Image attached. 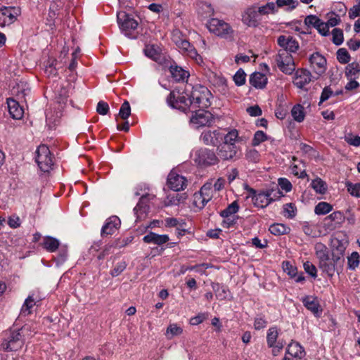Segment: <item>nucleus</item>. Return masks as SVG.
I'll return each instance as SVG.
<instances>
[{
  "label": "nucleus",
  "instance_id": "38",
  "mask_svg": "<svg viewBox=\"0 0 360 360\" xmlns=\"http://www.w3.org/2000/svg\"><path fill=\"white\" fill-rule=\"evenodd\" d=\"M209 202L214 196V189L212 182L205 183L199 191Z\"/></svg>",
  "mask_w": 360,
  "mask_h": 360
},
{
  "label": "nucleus",
  "instance_id": "53",
  "mask_svg": "<svg viewBox=\"0 0 360 360\" xmlns=\"http://www.w3.org/2000/svg\"><path fill=\"white\" fill-rule=\"evenodd\" d=\"M131 113V108L128 101H124L120 109L119 115L123 119L126 120L129 117Z\"/></svg>",
  "mask_w": 360,
  "mask_h": 360
},
{
  "label": "nucleus",
  "instance_id": "63",
  "mask_svg": "<svg viewBox=\"0 0 360 360\" xmlns=\"http://www.w3.org/2000/svg\"><path fill=\"white\" fill-rule=\"evenodd\" d=\"M68 257V250L65 247L60 248L59 250L58 255L56 257L57 265L62 264Z\"/></svg>",
  "mask_w": 360,
  "mask_h": 360
},
{
  "label": "nucleus",
  "instance_id": "51",
  "mask_svg": "<svg viewBox=\"0 0 360 360\" xmlns=\"http://www.w3.org/2000/svg\"><path fill=\"white\" fill-rule=\"evenodd\" d=\"M346 187L347 188V191L352 196L357 197V198L360 197V183L352 184L350 182H347Z\"/></svg>",
  "mask_w": 360,
  "mask_h": 360
},
{
  "label": "nucleus",
  "instance_id": "27",
  "mask_svg": "<svg viewBox=\"0 0 360 360\" xmlns=\"http://www.w3.org/2000/svg\"><path fill=\"white\" fill-rule=\"evenodd\" d=\"M197 12L202 18H207L214 15V11L210 4L199 1L197 3Z\"/></svg>",
  "mask_w": 360,
  "mask_h": 360
},
{
  "label": "nucleus",
  "instance_id": "5",
  "mask_svg": "<svg viewBox=\"0 0 360 360\" xmlns=\"http://www.w3.org/2000/svg\"><path fill=\"white\" fill-rule=\"evenodd\" d=\"M117 18L122 32L128 37L135 38L136 37L133 34V32L139 25L138 22L124 11L118 12Z\"/></svg>",
  "mask_w": 360,
  "mask_h": 360
},
{
  "label": "nucleus",
  "instance_id": "13",
  "mask_svg": "<svg viewBox=\"0 0 360 360\" xmlns=\"http://www.w3.org/2000/svg\"><path fill=\"white\" fill-rule=\"evenodd\" d=\"M155 195L147 193L141 197L136 206L134 207V214L136 216V221L145 219L150 208V202L154 200Z\"/></svg>",
  "mask_w": 360,
  "mask_h": 360
},
{
  "label": "nucleus",
  "instance_id": "9",
  "mask_svg": "<svg viewBox=\"0 0 360 360\" xmlns=\"http://www.w3.org/2000/svg\"><path fill=\"white\" fill-rule=\"evenodd\" d=\"M210 32L222 38H229L233 35V30L229 24L218 18L210 19L207 25Z\"/></svg>",
  "mask_w": 360,
  "mask_h": 360
},
{
  "label": "nucleus",
  "instance_id": "60",
  "mask_svg": "<svg viewBox=\"0 0 360 360\" xmlns=\"http://www.w3.org/2000/svg\"><path fill=\"white\" fill-rule=\"evenodd\" d=\"M56 60L49 61V65L45 68V72L48 77H56L58 74L57 70L55 67Z\"/></svg>",
  "mask_w": 360,
  "mask_h": 360
},
{
  "label": "nucleus",
  "instance_id": "57",
  "mask_svg": "<svg viewBox=\"0 0 360 360\" xmlns=\"http://www.w3.org/2000/svg\"><path fill=\"white\" fill-rule=\"evenodd\" d=\"M345 141L349 145L354 146H360V136L358 135H353L351 133H349L345 136Z\"/></svg>",
  "mask_w": 360,
  "mask_h": 360
},
{
  "label": "nucleus",
  "instance_id": "37",
  "mask_svg": "<svg viewBox=\"0 0 360 360\" xmlns=\"http://www.w3.org/2000/svg\"><path fill=\"white\" fill-rule=\"evenodd\" d=\"M311 186L316 193L320 194H324L328 188L326 183L319 177L311 181Z\"/></svg>",
  "mask_w": 360,
  "mask_h": 360
},
{
  "label": "nucleus",
  "instance_id": "54",
  "mask_svg": "<svg viewBox=\"0 0 360 360\" xmlns=\"http://www.w3.org/2000/svg\"><path fill=\"white\" fill-rule=\"evenodd\" d=\"M276 5L273 2L267 3L266 5L260 6L257 12L261 15H267L275 11Z\"/></svg>",
  "mask_w": 360,
  "mask_h": 360
},
{
  "label": "nucleus",
  "instance_id": "19",
  "mask_svg": "<svg viewBox=\"0 0 360 360\" xmlns=\"http://www.w3.org/2000/svg\"><path fill=\"white\" fill-rule=\"evenodd\" d=\"M278 44L289 53H295L299 49L297 41L290 36L281 35L278 38Z\"/></svg>",
  "mask_w": 360,
  "mask_h": 360
},
{
  "label": "nucleus",
  "instance_id": "6",
  "mask_svg": "<svg viewBox=\"0 0 360 360\" xmlns=\"http://www.w3.org/2000/svg\"><path fill=\"white\" fill-rule=\"evenodd\" d=\"M36 162L44 172H49L53 166V157L48 146L40 145L36 151Z\"/></svg>",
  "mask_w": 360,
  "mask_h": 360
},
{
  "label": "nucleus",
  "instance_id": "32",
  "mask_svg": "<svg viewBox=\"0 0 360 360\" xmlns=\"http://www.w3.org/2000/svg\"><path fill=\"white\" fill-rule=\"evenodd\" d=\"M59 240L55 238L46 236L43 239L42 246L48 252H55L59 248Z\"/></svg>",
  "mask_w": 360,
  "mask_h": 360
},
{
  "label": "nucleus",
  "instance_id": "46",
  "mask_svg": "<svg viewBox=\"0 0 360 360\" xmlns=\"http://www.w3.org/2000/svg\"><path fill=\"white\" fill-rule=\"evenodd\" d=\"M278 7H286V10L292 11L298 5V2L295 0H276Z\"/></svg>",
  "mask_w": 360,
  "mask_h": 360
},
{
  "label": "nucleus",
  "instance_id": "62",
  "mask_svg": "<svg viewBox=\"0 0 360 360\" xmlns=\"http://www.w3.org/2000/svg\"><path fill=\"white\" fill-rule=\"evenodd\" d=\"M266 134L262 131H257L255 132L254 135V138L252 139V145L253 146H258L261 143L264 142L266 140Z\"/></svg>",
  "mask_w": 360,
  "mask_h": 360
},
{
  "label": "nucleus",
  "instance_id": "50",
  "mask_svg": "<svg viewBox=\"0 0 360 360\" xmlns=\"http://www.w3.org/2000/svg\"><path fill=\"white\" fill-rule=\"evenodd\" d=\"M337 58L342 64H347L350 60V56L345 49H340L337 51Z\"/></svg>",
  "mask_w": 360,
  "mask_h": 360
},
{
  "label": "nucleus",
  "instance_id": "47",
  "mask_svg": "<svg viewBox=\"0 0 360 360\" xmlns=\"http://www.w3.org/2000/svg\"><path fill=\"white\" fill-rule=\"evenodd\" d=\"M245 158L249 161L254 163L258 162L260 160V155L259 152L255 148H249L246 150Z\"/></svg>",
  "mask_w": 360,
  "mask_h": 360
},
{
  "label": "nucleus",
  "instance_id": "34",
  "mask_svg": "<svg viewBox=\"0 0 360 360\" xmlns=\"http://www.w3.org/2000/svg\"><path fill=\"white\" fill-rule=\"evenodd\" d=\"M36 304L33 295H30L25 300L20 310V316H27L32 313V309Z\"/></svg>",
  "mask_w": 360,
  "mask_h": 360
},
{
  "label": "nucleus",
  "instance_id": "24",
  "mask_svg": "<svg viewBox=\"0 0 360 360\" xmlns=\"http://www.w3.org/2000/svg\"><path fill=\"white\" fill-rule=\"evenodd\" d=\"M7 104L10 115L15 120H20L23 117V108L15 99L7 98Z\"/></svg>",
  "mask_w": 360,
  "mask_h": 360
},
{
  "label": "nucleus",
  "instance_id": "26",
  "mask_svg": "<svg viewBox=\"0 0 360 360\" xmlns=\"http://www.w3.org/2000/svg\"><path fill=\"white\" fill-rule=\"evenodd\" d=\"M169 72L172 77L177 82H184L188 79L189 73L181 67L172 64L169 67Z\"/></svg>",
  "mask_w": 360,
  "mask_h": 360
},
{
  "label": "nucleus",
  "instance_id": "16",
  "mask_svg": "<svg viewBox=\"0 0 360 360\" xmlns=\"http://www.w3.org/2000/svg\"><path fill=\"white\" fill-rule=\"evenodd\" d=\"M239 150L236 144L222 143L217 147V155L223 160H231L238 157Z\"/></svg>",
  "mask_w": 360,
  "mask_h": 360
},
{
  "label": "nucleus",
  "instance_id": "8",
  "mask_svg": "<svg viewBox=\"0 0 360 360\" xmlns=\"http://www.w3.org/2000/svg\"><path fill=\"white\" fill-rule=\"evenodd\" d=\"M283 196L284 195L279 190H268L255 194L252 197V200L255 206L263 208Z\"/></svg>",
  "mask_w": 360,
  "mask_h": 360
},
{
  "label": "nucleus",
  "instance_id": "33",
  "mask_svg": "<svg viewBox=\"0 0 360 360\" xmlns=\"http://www.w3.org/2000/svg\"><path fill=\"white\" fill-rule=\"evenodd\" d=\"M360 75V65L357 62L349 63L345 68V76L347 78L357 79Z\"/></svg>",
  "mask_w": 360,
  "mask_h": 360
},
{
  "label": "nucleus",
  "instance_id": "20",
  "mask_svg": "<svg viewBox=\"0 0 360 360\" xmlns=\"http://www.w3.org/2000/svg\"><path fill=\"white\" fill-rule=\"evenodd\" d=\"M167 184L171 189L175 191H179L186 188V179L183 176L176 172H171L168 175Z\"/></svg>",
  "mask_w": 360,
  "mask_h": 360
},
{
  "label": "nucleus",
  "instance_id": "7",
  "mask_svg": "<svg viewBox=\"0 0 360 360\" xmlns=\"http://www.w3.org/2000/svg\"><path fill=\"white\" fill-rule=\"evenodd\" d=\"M192 157L194 162L202 167L214 165L219 162V158L214 152L207 148L195 150Z\"/></svg>",
  "mask_w": 360,
  "mask_h": 360
},
{
  "label": "nucleus",
  "instance_id": "36",
  "mask_svg": "<svg viewBox=\"0 0 360 360\" xmlns=\"http://www.w3.org/2000/svg\"><path fill=\"white\" fill-rule=\"evenodd\" d=\"M133 237H126L123 238H117L112 243H109L105 245V250L112 248H122L129 245L133 240Z\"/></svg>",
  "mask_w": 360,
  "mask_h": 360
},
{
  "label": "nucleus",
  "instance_id": "44",
  "mask_svg": "<svg viewBox=\"0 0 360 360\" xmlns=\"http://www.w3.org/2000/svg\"><path fill=\"white\" fill-rule=\"evenodd\" d=\"M238 139V132L236 129L229 131L226 134H224L223 143L224 144H236Z\"/></svg>",
  "mask_w": 360,
  "mask_h": 360
},
{
  "label": "nucleus",
  "instance_id": "17",
  "mask_svg": "<svg viewBox=\"0 0 360 360\" xmlns=\"http://www.w3.org/2000/svg\"><path fill=\"white\" fill-rule=\"evenodd\" d=\"M309 63L312 70L319 75L326 70V59L319 53H314L309 57Z\"/></svg>",
  "mask_w": 360,
  "mask_h": 360
},
{
  "label": "nucleus",
  "instance_id": "1",
  "mask_svg": "<svg viewBox=\"0 0 360 360\" xmlns=\"http://www.w3.org/2000/svg\"><path fill=\"white\" fill-rule=\"evenodd\" d=\"M33 324H25L19 329H11L4 338L1 347L4 351H17L22 347L25 341L36 334Z\"/></svg>",
  "mask_w": 360,
  "mask_h": 360
},
{
  "label": "nucleus",
  "instance_id": "40",
  "mask_svg": "<svg viewBox=\"0 0 360 360\" xmlns=\"http://www.w3.org/2000/svg\"><path fill=\"white\" fill-rule=\"evenodd\" d=\"M238 204L236 201H234L232 203H231L226 209L222 210L220 213V215L222 217H236L235 214L238 212Z\"/></svg>",
  "mask_w": 360,
  "mask_h": 360
},
{
  "label": "nucleus",
  "instance_id": "39",
  "mask_svg": "<svg viewBox=\"0 0 360 360\" xmlns=\"http://www.w3.org/2000/svg\"><path fill=\"white\" fill-rule=\"evenodd\" d=\"M269 231L274 235H283L290 231V228L283 224H274L270 226Z\"/></svg>",
  "mask_w": 360,
  "mask_h": 360
},
{
  "label": "nucleus",
  "instance_id": "43",
  "mask_svg": "<svg viewBox=\"0 0 360 360\" xmlns=\"http://www.w3.org/2000/svg\"><path fill=\"white\" fill-rule=\"evenodd\" d=\"M183 333L181 327L179 326L176 323L170 324L166 330V336L168 339H172L174 336L179 335Z\"/></svg>",
  "mask_w": 360,
  "mask_h": 360
},
{
  "label": "nucleus",
  "instance_id": "25",
  "mask_svg": "<svg viewBox=\"0 0 360 360\" xmlns=\"http://www.w3.org/2000/svg\"><path fill=\"white\" fill-rule=\"evenodd\" d=\"M169 240V238L168 235H159L153 232H150L143 238L144 243L158 245H162L168 242Z\"/></svg>",
  "mask_w": 360,
  "mask_h": 360
},
{
  "label": "nucleus",
  "instance_id": "52",
  "mask_svg": "<svg viewBox=\"0 0 360 360\" xmlns=\"http://www.w3.org/2000/svg\"><path fill=\"white\" fill-rule=\"evenodd\" d=\"M296 214V207L292 203H287L283 206V215L289 219L293 218Z\"/></svg>",
  "mask_w": 360,
  "mask_h": 360
},
{
  "label": "nucleus",
  "instance_id": "42",
  "mask_svg": "<svg viewBox=\"0 0 360 360\" xmlns=\"http://www.w3.org/2000/svg\"><path fill=\"white\" fill-rule=\"evenodd\" d=\"M332 209L333 207L330 204L326 202H320L316 205L314 212L319 215L326 214L329 213Z\"/></svg>",
  "mask_w": 360,
  "mask_h": 360
},
{
  "label": "nucleus",
  "instance_id": "45",
  "mask_svg": "<svg viewBox=\"0 0 360 360\" xmlns=\"http://www.w3.org/2000/svg\"><path fill=\"white\" fill-rule=\"evenodd\" d=\"M176 46L181 50L182 53L187 56L190 53V51L195 48L190 44L186 39H181L179 41H175Z\"/></svg>",
  "mask_w": 360,
  "mask_h": 360
},
{
  "label": "nucleus",
  "instance_id": "3",
  "mask_svg": "<svg viewBox=\"0 0 360 360\" xmlns=\"http://www.w3.org/2000/svg\"><path fill=\"white\" fill-rule=\"evenodd\" d=\"M316 257L319 259V266L328 276H333L335 271V253L330 258L328 248L321 243H318L314 247Z\"/></svg>",
  "mask_w": 360,
  "mask_h": 360
},
{
  "label": "nucleus",
  "instance_id": "28",
  "mask_svg": "<svg viewBox=\"0 0 360 360\" xmlns=\"http://www.w3.org/2000/svg\"><path fill=\"white\" fill-rule=\"evenodd\" d=\"M250 83L257 89H263L267 83V77L263 73L254 72L250 76Z\"/></svg>",
  "mask_w": 360,
  "mask_h": 360
},
{
  "label": "nucleus",
  "instance_id": "48",
  "mask_svg": "<svg viewBox=\"0 0 360 360\" xmlns=\"http://www.w3.org/2000/svg\"><path fill=\"white\" fill-rule=\"evenodd\" d=\"M208 202L207 200L200 193H195L193 195V205L199 208H203Z\"/></svg>",
  "mask_w": 360,
  "mask_h": 360
},
{
  "label": "nucleus",
  "instance_id": "59",
  "mask_svg": "<svg viewBox=\"0 0 360 360\" xmlns=\"http://www.w3.org/2000/svg\"><path fill=\"white\" fill-rule=\"evenodd\" d=\"M127 267L125 262L122 261L116 264L114 268L110 271V275L113 277L119 276Z\"/></svg>",
  "mask_w": 360,
  "mask_h": 360
},
{
  "label": "nucleus",
  "instance_id": "49",
  "mask_svg": "<svg viewBox=\"0 0 360 360\" xmlns=\"http://www.w3.org/2000/svg\"><path fill=\"white\" fill-rule=\"evenodd\" d=\"M343 40L344 37L342 30L338 28L333 29L332 31V41L335 45L339 46L342 44Z\"/></svg>",
  "mask_w": 360,
  "mask_h": 360
},
{
  "label": "nucleus",
  "instance_id": "2",
  "mask_svg": "<svg viewBox=\"0 0 360 360\" xmlns=\"http://www.w3.org/2000/svg\"><path fill=\"white\" fill-rule=\"evenodd\" d=\"M212 98V93L207 87L200 84L193 86L189 100L191 110L207 108L211 105Z\"/></svg>",
  "mask_w": 360,
  "mask_h": 360
},
{
  "label": "nucleus",
  "instance_id": "4",
  "mask_svg": "<svg viewBox=\"0 0 360 360\" xmlns=\"http://www.w3.org/2000/svg\"><path fill=\"white\" fill-rule=\"evenodd\" d=\"M190 94H181L179 91H173L170 92L167 98V102L169 106L178 109L184 112H193L191 110V105L189 103Z\"/></svg>",
  "mask_w": 360,
  "mask_h": 360
},
{
  "label": "nucleus",
  "instance_id": "31",
  "mask_svg": "<svg viewBox=\"0 0 360 360\" xmlns=\"http://www.w3.org/2000/svg\"><path fill=\"white\" fill-rule=\"evenodd\" d=\"M331 244L333 253H335V260L337 263L340 259L341 257L343 256L346 247L344 243L338 238L332 240Z\"/></svg>",
  "mask_w": 360,
  "mask_h": 360
},
{
  "label": "nucleus",
  "instance_id": "61",
  "mask_svg": "<svg viewBox=\"0 0 360 360\" xmlns=\"http://www.w3.org/2000/svg\"><path fill=\"white\" fill-rule=\"evenodd\" d=\"M278 184L279 187L286 193L290 192L292 188V184L286 178H279L278 179Z\"/></svg>",
  "mask_w": 360,
  "mask_h": 360
},
{
  "label": "nucleus",
  "instance_id": "41",
  "mask_svg": "<svg viewBox=\"0 0 360 360\" xmlns=\"http://www.w3.org/2000/svg\"><path fill=\"white\" fill-rule=\"evenodd\" d=\"M360 255L357 252H353L347 257V266L350 270H355L359 264Z\"/></svg>",
  "mask_w": 360,
  "mask_h": 360
},
{
  "label": "nucleus",
  "instance_id": "22",
  "mask_svg": "<svg viewBox=\"0 0 360 360\" xmlns=\"http://www.w3.org/2000/svg\"><path fill=\"white\" fill-rule=\"evenodd\" d=\"M311 80V72L306 69H298L295 72L293 84L300 89L304 88Z\"/></svg>",
  "mask_w": 360,
  "mask_h": 360
},
{
  "label": "nucleus",
  "instance_id": "15",
  "mask_svg": "<svg viewBox=\"0 0 360 360\" xmlns=\"http://www.w3.org/2000/svg\"><path fill=\"white\" fill-rule=\"evenodd\" d=\"M19 7H4L0 10V27H4L13 22L20 15Z\"/></svg>",
  "mask_w": 360,
  "mask_h": 360
},
{
  "label": "nucleus",
  "instance_id": "21",
  "mask_svg": "<svg viewBox=\"0 0 360 360\" xmlns=\"http://www.w3.org/2000/svg\"><path fill=\"white\" fill-rule=\"evenodd\" d=\"M121 221L117 216L108 218L101 229V236L113 234L120 227Z\"/></svg>",
  "mask_w": 360,
  "mask_h": 360
},
{
  "label": "nucleus",
  "instance_id": "29",
  "mask_svg": "<svg viewBox=\"0 0 360 360\" xmlns=\"http://www.w3.org/2000/svg\"><path fill=\"white\" fill-rule=\"evenodd\" d=\"M287 353L300 359L305 356L304 348L297 342H292L288 345Z\"/></svg>",
  "mask_w": 360,
  "mask_h": 360
},
{
  "label": "nucleus",
  "instance_id": "11",
  "mask_svg": "<svg viewBox=\"0 0 360 360\" xmlns=\"http://www.w3.org/2000/svg\"><path fill=\"white\" fill-rule=\"evenodd\" d=\"M205 108H198L194 110L193 114L191 117V124L194 128H199L201 127L210 125L213 120L212 115Z\"/></svg>",
  "mask_w": 360,
  "mask_h": 360
},
{
  "label": "nucleus",
  "instance_id": "14",
  "mask_svg": "<svg viewBox=\"0 0 360 360\" xmlns=\"http://www.w3.org/2000/svg\"><path fill=\"white\" fill-rule=\"evenodd\" d=\"M241 21L248 27H258L260 24L261 19L256 7L250 6L245 9L241 15Z\"/></svg>",
  "mask_w": 360,
  "mask_h": 360
},
{
  "label": "nucleus",
  "instance_id": "56",
  "mask_svg": "<svg viewBox=\"0 0 360 360\" xmlns=\"http://www.w3.org/2000/svg\"><path fill=\"white\" fill-rule=\"evenodd\" d=\"M245 78L246 74L241 69L238 70L233 77V81L237 86H241L244 84L245 82Z\"/></svg>",
  "mask_w": 360,
  "mask_h": 360
},
{
  "label": "nucleus",
  "instance_id": "35",
  "mask_svg": "<svg viewBox=\"0 0 360 360\" xmlns=\"http://www.w3.org/2000/svg\"><path fill=\"white\" fill-rule=\"evenodd\" d=\"M291 115L294 120L297 122H302L305 117L304 108L300 104H297L293 106L291 110Z\"/></svg>",
  "mask_w": 360,
  "mask_h": 360
},
{
  "label": "nucleus",
  "instance_id": "18",
  "mask_svg": "<svg viewBox=\"0 0 360 360\" xmlns=\"http://www.w3.org/2000/svg\"><path fill=\"white\" fill-rule=\"evenodd\" d=\"M224 134L219 130L205 131L200 135L202 141L208 146H217L223 140Z\"/></svg>",
  "mask_w": 360,
  "mask_h": 360
},
{
  "label": "nucleus",
  "instance_id": "10",
  "mask_svg": "<svg viewBox=\"0 0 360 360\" xmlns=\"http://www.w3.org/2000/svg\"><path fill=\"white\" fill-rule=\"evenodd\" d=\"M275 60L279 70L286 75H291L295 70L294 59L286 51H279Z\"/></svg>",
  "mask_w": 360,
  "mask_h": 360
},
{
  "label": "nucleus",
  "instance_id": "55",
  "mask_svg": "<svg viewBox=\"0 0 360 360\" xmlns=\"http://www.w3.org/2000/svg\"><path fill=\"white\" fill-rule=\"evenodd\" d=\"M283 271L287 273L291 278L295 277L297 269L290 262L285 261L283 262Z\"/></svg>",
  "mask_w": 360,
  "mask_h": 360
},
{
  "label": "nucleus",
  "instance_id": "64",
  "mask_svg": "<svg viewBox=\"0 0 360 360\" xmlns=\"http://www.w3.org/2000/svg\"><path fill=\"white\" fill-rule=\"evenodd\" d=\"M223 218L224 219L222 221L221 225L225 229L233 227L236 224L238 219V217H226Z\"/></svg>",
  "mask_w": 360,
  "mask_h": 360
},
{
  "label": "nucleus",
  "instance_id": "12",
  "mask_svg": "<svg viewBox=\"0 0 360 360\" xmlns=\"http://www.w3.org/2000/svg\"><path fill=\"white\" fill-rule=\"evenodd\" d=\"M278 331L276 327H271L267 330L266 342L269 347L272 349V354L276 356L283 348L285 342L281 339L278 340Z\"/></svg>",
  "mask_w": 360,
  "mask_h": 360
},
{
  "label": "nucleus",
  "instance_id": "30",
  "mask_svg": "<svg viewBox=\"0 0 360 360\" xmlns=\"http://www.w3.org/2000/svg\"><path fill=\"white\" fill-rule=\"evenodd\" d=\"M144 52L147 57L159 63H162V56L159 47L155 45H147L144 49Z\"/></svg>",
  "mask_w": 360,
  "mask_h": 360
},
{
  "label": "nucleus",
  "instance_id": "58",
  "mask_svg": "<svg viewBox=\"0 0 360 360\" xmlns=\"http://www.w3.org/2000/svg\"><path fill=\"white\" fill-rule=\"evenodd\" d=\"M327 22H326L330 27H335L340 22V16L335 13L331 12L327 14Z\"/></svg>",
  "mask_w": 360,
  "mask_h": 360
},
{
  "label": "nucleus",
  "instance_id": "23",
  "mask_svg": "<svg viewBox=\"0 0 360 360\" xmlns=\"http://www.w3.org/2000/svg\"><path fill=\"white\" fill-rule=\"evenodd\" d=\"M304 306L314 314L318 315L321 312L319 301L316 297L305 296L302 300Z\"/></svg>",
  "mask_w": 360,
  "mask_h": 360
}]
</instances>
